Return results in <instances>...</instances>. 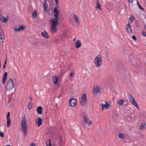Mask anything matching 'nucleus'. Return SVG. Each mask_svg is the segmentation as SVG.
Instances as JSON below:
<instances>
[{
  "mask_svg": "<svg viewBox=\"0 0 146 146\" xmlns=\"http://www.w3.org/2000/svg\"><path fill=\"white\" fill-rule=\"evenodd\" d=\"M22 130L24 133V135H27V122L25 116L22 118L21 123Z\"/></svg>",
  "mask_w": 146,
  "mask_h": 146,
  "instance_id": "nucleus-1",
  "label": "nucleus"
},
{
  "mask_svg": "<svg viewBox=\"0 0 146 146\" xmlns=\"http://www.w3.org/2000/svg\"><path fill=\"white\" fill-rule=\"evenodd\" d=\"M58 19L55 18L51 19L52 24L50 27V29L52 32L54 33L56 31V26L58 24L57 20Z\"/></svg>",
  "mask_w": 146,
  "mask_h": 146,
  "instance_id": "nucleus-2",
  "label": "nucleus"
},
{
  "mask_svg": "<svg viewBox=\"0 0 146 146\" xmlns=\"http://www.w3.org/2000/svg\"><path fill=\"white\" fill-rule=\"evenodd\" d=\"M94 61L97 67L100 66L102 62L101 56L100 55H98L94 59Z\"/></svg>",
  "mask_w": 146,
  "mask_h": 146,
  "instance_id": "nucleus-3",
  "label": "nucleus"
},
{
  "mask_svg": "<svg viewBox=\"0 0 146 146\" xmlns=\"http://www.w3.org/2000/svg\"><path fill=\"white\" fill-rule=\"evenodd\" d=\"M14 86L12 78H9L6 86V89L7 90H9L12 89Z\"/></svg>",
  "mask_w": 146,
  "mask_h": 146,
  "instance_id": "nucleus-4",
  "label": "nucleus"
},
{
  "mask_svg": "<svg viewBox=\"0 0 146 146\" xmlns=\"http://www.w3.org/2000/svg\"><path fill=\"white\" fill-rule=\"evenodd\" d=\"M86 94H83L81 97V100L80 101V104L82 106H84L86 102Z\"/></svg>",
  "mask_w": 146,
  "mask_h": 146,
  "instance_id": "nucleus-5",
  "label": "nucleus"
},
{
  "mask_svg": "<svg viewBox=\"0 0 146 146\" xmlns=\"http://www.w3.org/2000/svg\"><path fill=\"white\" fill-rule=\"evenodd\" d=\"M77 103L76 99L72 98L70 99L69 101V106L71 107H74L76 105Z\"/></svg>",
  "mask_w": 146,
  "mask_h": 146,
  "instance_id": "nucleus-6",
  "label": "nucleus"
},
{
  "mask_svg": "<svg viewBox=\"0 0 146 146\" xmlns=\"http://www.w3.org/2000/svg\"><path fill=\"white\" fill-rule=\"evenodd\" d=\"M53 12L54 16L55 18L60 19V17H59V12L58 11V9L57 8L55 7L54 8Z\"/></svg>",
  "mask_w": 146,
  "mask_h": 146,
  "instance_id": "nucleus-7",
  "label": "nucleus"
},
{
  "mask_svg": "<svg viewBox=\"0 0 146 146\" xmlns=\"http://www.w3.org/2000/svg\"><path fill=\"white\" fill-rule=\"evenodd\" d=\"M101 90L100 87L96 85L94 87L93 91V93L94 94H96Z\"/></svg>",
  "mask_w": 146,
  "mask_h": 146,
  "instance_id": "nucleus-8",
  "label": "nucleus"
},
{
  "mask_svg": "<svg viewBox=\"0 0 146 146\" xmlns=\"http://www.w3.org/2000/svg\"><path fill=\"white\" fill-rule=\"evenodd\" d=\"M25 29V26L24 25L20 26L18 28H14V30L17 32H19L21 30H23Z\"/></svg>",
  "mask_w": 146,
  "mask_h": 146,
  "instance_id": "nucleus-9",
  "label": "nucleus"
},
{
  "mask_svg": "<svg viewBox=\"0 0 146 146\" xmlns=\"http://www.w3.org/2000/svg\"><path fill=\"white\" fill-rule=\"evenodd\" d=\"M105 104H103V103L101 104L102 110H103L105 108L106 109H109L110 108L109 104H108L106 102H105Z\"/></svg>",
  "mask_w": 146,
  "mask_h": 146,
  "instance_id": "nucleus-10",
  "label": "nucleus"
},
{
  "mask_svg": "<svg viewBox=\"0 0 146 146\" xmlns=\"http://www.w3.org/2000/svg\"><path fill=\"white\" fill-rule=\"evenodd\" d=\"M10 113L9 112H8L7 113V127H9V125L11 123V121L10 118H9L10 117Z\"/></svg>",
  "mask_w": 146,
  "mask_h": 146,
  "instance_id": "nucleus-11",
  "label": "nucleus"
},
{
  "mask_svg": "<svg viewBox=\"0 0 146 146\" xmlns=\"http://www.w3.org/2000/svg\"><path fill=\"white\" fill-rule=\"evenodd\" d=\"M83 118L84 119V121L85 123H88V121L89 119L88 117L87 114L85 112H83Z\"/></svg>",
  "mask_w": 146,
  "mask_h": 146,
  "instance_id": "nucleus-12",
  "label": "nucleus"
},
{
  "mask_svg": "<svg viewBox=\"0 0 146 146\" xmlns=\"http://www.w3.org/2000/svg\"><path fill=\"white\" fill-rule=\"evenodd\" d=\"M42 124L41 119L40 117H38L36 120V124L38 126H40Z\"/></svg>",
  "mask_w": 146,
  "mask_h": 146,
  "instance_id": "nucleus-13",
  "label": "nucleus"
},
{
  "mask_svg": "<svg viewBox=\"0 0 146 146\" xmlns=\"http://www.w3.org/2000/svg\"><path fill=\"white\" fill-rule=\"evenodd\" d=\"M44 7L46 12L48 13L49 11L48 9L47 3L46 2H45L44 3Z\"/></svg>",
  "mask_w": 146,
  "mask_h": 146,
  "instance_id": "nucleus-14",
  "label": "nucleus"
},
{
  "mask_svg": "<svg viewBox=\"0 0 146 146\" xmlns=\"http://www.w3.org/2000/svg\"><path fill=\"white\" fill-rule=\"evenodd\" d=\"M58 80V76H54L53 77V81L54 84L57 83Z\"/></svg>",
  "mask_w": 146,
  "mask_h": 146,
  "instance_id": "nucleus-15",
  "label": "nucleus"
},
{
  "mask_svg": "<svg viewBox=\"0 0 146 146\" xmlns=\"http://www.w3.org/2000/svg\"><path fill=\"white\" fill-rule=\"evenodd\" d=\"M75 47L76 48H80L81 46V43L80 40H77L75 43Z\"/></svg>",
  "mask_w": 146,
  "mask_h": 146,
  "instance_id": "nucleus-16",
  "label": "nucleus"
},
{
  "mask_svg": "<svg viewBox=\"0 0 146 146\" xmlns=\"http://www.w3.org/2000/svg\"><path fill=\"white\" fill-rule=\"evenodd\" d=\"M0 19L1 21L4 23H6L8 20V19L2 15L0 16Z\"/></svg>",
  "mask_w": 146,
  "mask_h": 146,
  "instance_id": "nucleus-17",
  "label": "nucleus"
},
{
  "mask_svg": "<svg viewBox=\"0 0 146 146\" xmlns=\"http://www.w3.org/2000/svg\"><path fill=\"white\" fill-rule=\"evenodd\" d=\"M5 38V36L3 31L0 30V38L1 40H4Z\"/></svg>",
  "mask_w": 146,
  "mask_h": 146,
  "instance_id": "nucleus-18",
  "label": "nucleus"
},
{
  "mask_svg": "<svg viewBox=\"0 0 146 146\" xmlns=\"http://www.w3.org/2000/svg\"><path fill=\"white\" fill-rule=\"evenodd\" d=\"M42 36L45 38H49L48 35L46 31L45 30L42 33Z\"/></svg>",
  "mask_w": 146,
  "mask_h": 146,
  "instance_id": "nucleus-19",
  "label": "nucleus"
},
{
  "mask_svg": "<svg viewBox=\"0 0 146 146\" xmlns=\"http://www.w3.org/2000/svg\"><path fill=\"white\" fill-rule=\"evenodd\" d=\"M42 107L39 106L37 108V111L40 114L42 113Z\"/></svg>",
  "mask_w": 146,
  "mask_h": 146,
  "instance_id": "nucleus-20",
  "label": "nucleus"
},
{
  "mask_svg": "<svg viewBox=\"0 0 146 146\" xmlns=\"http://www.w3.org/2000/svg\"><path fill=\"white\" fill-rule=\"evenodd\" d=\"M127 28L128 33H131V29L129 23H128V25L127 26Z\"/></svg>",
  "mask_w": 146,
  "mask_h": 146,
  "instance_id": "nucleus-21",
  "label": "nucleus"
},
{
  "mask_svg": "<svg viewBox=\"0 0 146 146\" xmlns=\"http://www.w3.org/2000/svg\"><path fill=\"white\" fill-rule=\"evenodd\" d=\"M129 98L130 102H131V103L135 101L134 99L130 94H129Z\"/></svg>",
  "mask_w": 146,
  "mask_h": 146,
  "instance_id": "nucleus-22",
  "label": "nucleus"
},
{
  "mask_svg": "<svg viewBox=\"0 0 146 146\" xmlns=\"http://www.w3.org/2000/svg\"><path fill=\"white\" fill-rule=\"evenodd\" d=\"M97 2L96 3L97 6L96 7V8H98L100 10H101L102 8L100 5L98 0H97Z\"/></svg>",
  "mask_w": 146,
  "mask_h": 146,
  "instance_id": "nucleus-23",
  "label": "nucleus"
},
{
  "mask_svg": "<svg viewBox=\"0 0 146 146\" xmlns=\"http://www.w3.org/2000/svg\"><path fill=\"white\" fill-rule=\"evenodd\" d=\"M37 13L36 11L35 10L33 12L32 14V17L34 18H36L37 17Z\"/></svg>",
  "mask_w": 146,
  "mask_h": 146,
  "instance_id": "nucleus-24",
  "label": "nucleus"
},
{
  "mask_svg": "<svg viewBox=\"0 0 146 146\" xmlns=\"http://www.w3.org/2000/svg\"><path fill=\"white\" fill-rule=\"evenodd\" d=\"M33 108V104L32 101H29L28 104V108L29 109H31Z\"/></svg>",
  "mask_w": 146,
  "mask_h": 146,
  "instance_id": "nucleus-25",
  "label": "nucleus"
},
{
  "mask_svg": "<svg viewBox=\"0 0 146 146\" xmlns=\"http://www.w3.org/2000/svg\"><path fill=\"white\" fill-rule=\"evenodd\" d=\"M46 143L47 146H51V141L50 139L47 140Z\"/></svg>",
  "mask_w": 146,
  "mask_h": 146,
  "instance_id": "nucleus-26",
  "label": "nucleus"
},
{
  "mask_svg": "<svg viewBox=\"0 0 146 146\" xmlns=\"http://www.w3.org/2000/svg\"><path fill=\"white\" fill-rule=\"evenodd\" d=\"M125 101V100H121L118 102L117 103L119 105H122L124 103V101Z\"/></svg>",
  "mask_w": 146,
  "mask_h": 146,
  "instance_id": "nucleus-27",
  "label": "nucleus"
},
{
  "mask_svg": "<svg viewBox=\"0 0 146 146\" xmlns=\"http://www.w3.org/2000/svg\"><path fill=\"white\" fill-rule=\"evenodd\" d=\"M146 125V124L144 122L140 126V129H142L144 128V127Z\"/></svg>",
  "mask_w": 146,
  "mask_h": 146,
  "instance_id": "nucleus-28",
  "label": "nucleus"
},
{
  "mask_svg": "<svg viewBox=\"0 0 146 146\" xmlns=\"http://www.w3.org/2000/svg\"><path fill=\"white\" fill-rule=\"evenodd\" d=\"M74 18H75V20L77 22V23L79 25V19L78 17L76 15H75L74 16Z\"/></svg>",
  "mask_w": 146,
  "mask_h": 146,
  "instance_id": "nucleus-29",
  "label": "nucleus"
},
{
  "mask_svg": "<svg viewBox=\"0 0 146 146\" xmlns=\"http://www.w3.org/2000/svg\"><path fill=\"white\" fill-rule=\"evenodd\" d=\"M119 137L121 139H123L124 137V135L122 133H120L119 135Z\"/></svg>",
  "mask_w": 146,
  "mask_h": 146,
  "instance_id": "nucleus-30",
  "label": "nucleus"
},
{
  "mask_svg": "<svg viewBox=\"0 0 146 146\" xmlns=\"http://www.w3.org/2000/svg\"><path fill=\"white\" fill-rule=\"evenodd\" d=\"M132 104L134 106H135L137 107L138 108H139L138 105H137V103L135 102V101H134L133 102Z\"/></svg>",
  "mask_w": 146,
  "mask_h": 146,
  "instance_id": "nucleus-31",
  "label": "nucleus"
},
{
  "mask_svg": "<svg viewBox=\"0 0 146 146\" xmlns=\"http://www.w3.org/2000/svg\"><path fill=\"white\" fill-rule=\"evenodd\" d=\"M137 3L138 5V7L141 9L144 10V9L140 5V4H139L138 1L137 2Z\"/></svg>",
  "mask_w": 146,
  "mask_h": 146,
  "instance_id": "nucleus-32",
  "label": "nucleus"
},
{
  "mask_svg": "<svg viewBox=\"0 0 146 146\" xmlns=\"http://www.w3.org/2000/svg\"><path fill=\"white\" fill-rule=\"evenodd\" d=\"M62 142L61 141L59 142L57 145L56 146H62Z\"/></svg>",
  "mask_w": 146,
  "mask_h": 146,
  "instance_id": "nucleus-33",
  "label": "nucleus"
},
{
  "mask_svg": "<svg viewBox=\"0 0 146 146\" xmlns=\"http://www.w3.org/2000/svg\"><path fill=\"white\" fill-rule=\"evenodd\" d=\"M7 72H5L4 74V75H3V78H7Z\"/></svg>",
  "mask_w": 146,
  "mask_h": 146,
  "instance_id": "nucleus-34",
  "label": "nucleus"
},
{
  "mask_svg": "<svg viewBox=\"0 0 146 146\" xmlns=\"http://www.w3.org/2000/svg\"><path fill=\"white\" fill-rule=\"evenodd\" d=\"M4 135L3 132L1 131L0 132V136H1V138H3L4 137Z\"/></svg>",
  "mask_w": 146,
  "mask_h": 146,
  "instance_id": "nucleus-35",
  "label": "nucleus"
},
{
  "mask_svg": "<svg viewBox=\"0 0 146 146\" xmlns=\"http://www.w3.org/2000/svg\"><path fill=\"white\" fill-rule=\"evenodd\" d=\"M6 79H7L6 78H3V80H2V81L3 84H5V81H6Z\"/></svg>",
  "mask_w": 146,
  "mask_h": 146,
  "instance_id": "nucleus-36",
  "label": "nucleus"
},
{
  "mask_svg": "<svg viewBox=\"0 0 146 146\" xmlns=\"http://www.w3.org/2000/svg\"><path fill=\"white\" fill-rule=\"evenodd\" d=\"M134 20V18L133 17H131L129 18V20L130 21H133Z\"/></svg>",
  "mask_w": 146,
  "mask_h": 146,
  "instance_id": "nucleus-37",
  "label": "nucleus"
},
{
  "mask_svg": "<svg viewBox=\"0 0 146 146\" xmlns=\"http://www.w3.org/2000/svg\"><path fill=\"white\" fill-rule=\"evenodd\" d=\"M132 38L135 41L137 40V38L136 36L134 35H133L132 36Z\"/></svg>",
  "mask_w": 146,
  "mask_h": 146,
  "instance_id": "nucleus-38",
  "label": "nucleus"
},
{
  "mask_svg": "<svg viewBox=\"0 0 146 146\" xmlns=\"http://www.w3.org/2000/svg\"><path fill=\"white\" fill-rule=\"evenodd\" d=\"M58 0H55L56 5V6H58Z\"/></svg>",
  "mask_w": 146,
  "mask_h": 146,
  "instance_id": "nucleus-39",
  "label": "nucleus"
},
{
  "mask_svg": "<svg viewBox=\"0 0 146 146\" xmlns=\"http://www.w3.org/2000/svg\"><path fill=\"white\" fill-rule=\"evenodd\" d=\"M142 34L143 35L145 36H146V33H145V31H143L142 32Z\"/></svg>",
  "mask_w": 146,
  "mask_h": 146,
  "instance_id": "nucleus-40",
  "label": "nucleus"
},
{
  "mask_svg": "<svg viewBox=\"0 0 146 146\" xmlns=\"http://www.w3.org/2000/svg\"><path fill=\"white\" fill-rule=\"evenodd\" d=\"M88 123L89 125H91L92 124V121L90 120L89 122H88V123Z\"/></svg>",
  "mask_w": 146,
  "mask_h": 146,
  "instance_id": "nucleus-41",
  "label": "nucleus"
},
{
  "mask_svg": "<svg viewBox=\"0 0 146 146\" xmlns=\"http://www.w3.org/2000/svg\"><path fill=\"white\" fill-rule=\"evenodd\" d=\"M35 143H32L31 144L30 146H35Z\"/></svg>",
  "mask_w": 146,
  "mask_h": 146,
  "instance_id": "nucleus-42",
  "label": "nucleus"
},
{
  "mask_svg": "<svg viewBox=\"0 0 146 146\" xmlns=\"http://www.w3.org/2000/svg\"><path fill=\"white\" fill-rule=\"evenodd\" d=\"M7 62V58H6V59L5 60V62L4 64L5 65L6 64Z\"/></svg>",
  "mask_w": 146,
  "mask_h": 146,
  "instance_id": "nucleus-43",
  "label": "nucleus"
},
{
  "mask_svg": "<svg viewBox=\"0 0 146 146\" xmlns=\"http://www.w3.org/2000/svg\"><path fill=\"white\" fill-rule=\"evenodd\" d=\"M73 74L72 72H71L70 74V76L72 77Z\"/></svg>",
  "mask_w": 146,
  "mask_h": 146,
  "instance_id": "nucleus-44",
  "label": "nucleus"
},
{
  "mask_svg": "<svg viewBox=\"0 0 146 146\" xmlns=\"http://www.w3.org/2000/svg\"><path fill=\"white\" fill-rule=\"evenodd\" d=\"M29 100H30V101H32V98L31 97H29Z\"/></svg>",
  "mask_w": 146,
  "mask_h": 146,
  "instance_id": "nucleus-45",
  "label": "nucleus"
},
{
  "mask_svg": "<svg viewBox=\"0 0 146 146\" xmlns=\"http://www.w3.org/2000/svg\"><path fill=\"white\" fill-rule=\"evenodd\" d=\"M128 1L130 2H131L133 0H128Z\"/></svg>",
  "mask_w": 146,
  "mask_h": 146,
  "instance_id": "nucleus-46",
  "label": "nucleus"
},
{
  "mask_svg": "<svg viewBox=\"0 0 146 146\" xmlns=\"http://www.w3.org/2000/svg\"><path fill=\"white\" fill-rule=\"evenodd\" d=\"M144 28L145 30H146V25L145 24H144Z\"/></svg>",
  "mask_w": 146,
  "mask_h": 146,
  "instance_id": "nucleus-47",
  "label": "nucleus"
},
{
  "mask_svg": "<svg viewBox=\"0 0 146 146\" xmlns=\"http://www.w3.org/2000/svg\"><path fill=\"white\" fill-rule=\"evenodd\" d=\"M5 65L4 64L3 66V68H5Z\"/></svg>",
  "mask_w": 146,
  "mask_h": 146,
  "instance_id": "nucleus-48",
  "label": "nucleus"
},
{
  "mask_svg": "<svg viewBox=\"0 0 146 146\" xmlns=\"http://www.w3.org/2000/svg\"><path fill=\"white\" fill-rule=\"evenodd\" d=\"M76 39V37H75L74 38V40H75Z\"/></svg>",
  "mask_w": 146,
  "mask_h": 146,
  "instance_id": "nucleus-49",
  "label": "nucleus"
},
{
  "mask_svg": "<svg viewBox=\"0 0 146 146\" xmlns=\"http://www.w3.org/2000/svg\"><path fill=\"white\" fill-rule=\"evenodd\" d=\"M5 146H10V145H6Z\"/></svg>",
  "mask_w": 146,
  "mask_h": 146,
  "instance_id": "nucleus-50",
  "label": "nucleus"
},
{
  "mask_svg": "<svg viewBox=\"0 0 146 146\" xmlns=\"http://www.w3.org/2000/svg\"><path fill=\"white\" fill-rule=\"evenodd\" d=\"M142 23H144V21H143V22H142Z\"/></svg>",
  "mask_w": 146,
  "mask_h": 146,
  "instance_id": "nucleus-51",
  "label": "nucleus"
},
{
  "mask_svg": "<svg viewBox=\"0 0 146 146\" xmlns=\"http://www.w3.org/2000/svg\"><path fill=\"white\" fill-rule=\"evenodd\" d=\"M3 41H2V43H3Z\"/></svg>",
  "mask_w": 146,
  "mask_h": 146,
  "instance_id": "nucleus-52",
  "label": "nucleus"
}]
</instances>
